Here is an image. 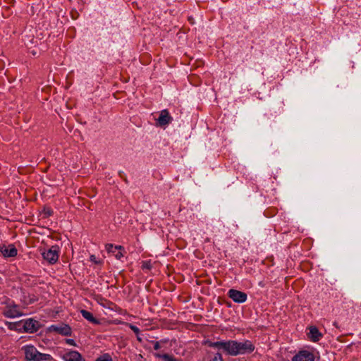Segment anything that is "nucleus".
<instances>
[{
	"label": "nucleus",
	"instance_id": "nucleus-6",
	"mask_svg": "<svg viewBox=\"0 0 361 361\" xmlns=\"http://www.w3.org/2000/svg\"><path fill=\"white\" fill-rule=\"evenodd\" d=\"M228 295L235 302L238 303L245 302L247 299V295L245 293L235 289H230L228 292Z\"/></svg>",
	"mask_w": 361,
	"mask_h": 361
},
{
	"label": "nucleus",
	"instance_id": "nucleus-22",
	"mask_svg": "<svg viewBox=\"0 0 361 361\" xmlns=\"http://www.w3.org/2000/svg\"><path fill=\"white\" fill-rule=\"evenodd\" d=\"M105 247L108 252L115 253V250H114V246L113 245V244L107 243L106 244Z\"/></svg>",
	"mask_w": 361,
	"mask_h": 361
},
{
	"label": "nucleus",
	"instance_id": "nucleus-23",
	"mask_svg": "<svg viewBox=\"0 0 361 361\" xmlns=\"http://www.w3.org/2000/svg\"><path fill=\"white\" fill-rule=\"evenodd\" d=\"M90 261L96 264H102V261L101 260H97L95 255H90Z\"/></svg>",
	"mask_w": 361,
	"mask_h": 361
},
{
	"label": "nucleus",
	"instance_id": "nucleus-29",
	"mask_svg": "<svg viewBox=\"0 0 361 361\" xmlns=\"http://www.w3.org/2000/svg\"><path fill=\"white\" fill-rule=\"evenodd\" d=\"M114 250H118V251L124 250V247L122 245H116L114 246Z\"/></svg>",
	"mask_w": 361,
	"mask_h": 361
},
{
	"label": "nucleus",
	"instance_id": "nucleus-8",
	"mask_svg": "<svg viewBox=\"0 0 361 361\" xmlns=\"http://www.w3.org/2000/svg\"><path fill=\"white\" fill-rule=\"evenodd\" d=\"M206 344L210 347L216 348L218 350H222L224 353L228 355L229 346H230V340L228 341H221L216 342H212L210 341H207Z\"/></svg>",
	"mask_w": 361,
	"mask_h": 361
},
{
	"label": "nucleus",
	"instance_id": "nucleus-7",
	"mask_svg": "<svg viewBox=\"0 0 361 361\" xmlns=\"http://www.w3.org/2000/svg\"><path fill=\"white\" fill-rule=\"evenodd\" d=\"M48 330L49 331H54L65 336H70L72 334L71 327L67 324H62L61 326L51 325L49 327Z\"/></svg>",
	"mask_w": 361,
	"mask_h": 361
},
{
	"label": "nucleus",
	"instance_id": "nucleus-3",
	"mask_svg": "<svg viewBox=\"0 0 361 361\" xmlns=\"http://www.w3.org/2000/svg\"><path fill=\"white\" fill-rule=\"evenodd\" d=\"M23 321L22 324L23 332L33 334L37 332L42 326L39 321L35 320L33 318H29Z\"/></svg>",
	"mask_w": 361,
	"mask_h": 361
},
{
	"label": "nucleus",
	"instance_id": "nucleus-11",
	"mask_svg": "<svg viewBox=\"0 0 361 361\" xmlns=\"http://www.w3.org/2000/svg\"><path fill=\"white\" fill-rule=\"evenodd\" d=\"M307 336L309 339L312 342L319 341L323 336L322 334L319 332V329L314 326L309 327Z\"/></svg>",
	"mask_w": 361,
	"mask_h": 361
},
{
	"label": "nucleus",
	"instance_id": "nucleus-17",
	"mask_svg": "<svg viewBox=\"0 0 361 361\" xmlns=\"http://www.w3.org/2000/svg\"><path fill=\"white\" fill-rule=\"evenodd\" d=\"M42 213L44 214V218H48L53 215L54 212L49 206H44Z\"/></svg>",
	"mask_w": 361,
	"mask_h": 361
},
{
	"label": "nucleus",
	"instance_id": "nucleus-16",
	"mask_svg": "<svg viewBox=\"0 0 361 361\" xmlns=\"http://www.w3.org/2000/svg\"><path fill=\"white\" fill-rule=\"evenodd\" d=\"M79 192L80 194H85L90 198H92L97 194V190L96 188H90L85 190H80Z\"/></svg>",
	"mask_w": 361,
	"mask_h": 361
},
{
	"label": "nucleus",
	"instance_id": "nucleus-24",
	"mask_svg": "<svg viewBox=\"0 0 361 361\" xmlns=\"http://www.w3.org/2000/svg\"><path fill=\"white\" fill-rule=\"evenodd\" d=\"M211 361H224L221 353H216Z\"/></svg>",
	"mask_w": 361,
	"mask_h": 361
},
{
	"label": "nucleus",
	"instance_id": "nucleus-12",
	"mask_svg": "<svg viewBox=\"0 0 361 361\" xmlns=\"http://www.w3.org/2000/svg\"><path fill=\"white\" fill-rule=\"evenodd\" d=\"M66 361H85L82 355L75 350H71L63 355Z\"/></svg>",
	"mask_w": 361,
	"mask_h": 361
},
{
	"label": "nucleus",
	"instance_id": "nucleus-21",
	"mask_svg": "<svg viewBox=\"0 0 361 361\" xmlns=\"http://www.w3.org/2000/svg\"><path fill=\"white\" fill-rule=\"evenodd\" d=\"M126 324L135 334L136 336H138L140 334V331L138 327L130 323H127Z\"/></svg>",
	"mask_w": 361,
	"mask_h": 361
},
{
	"label": "nucleus",
	"instance_id": "nucleus-28",
	"mask_svg": "<svg viewBox=\"0 0 361 361\" xmlns=\"http://www.w3.org/2000/svg\"><path fill=\"white\" fill-rule=\"evenodd\" d=\"M152 343H154V349L155 350H159L161 348L159 342H158V341H155V342L152 341Z\"/></svg>",
	"mask_w": 361,
	"mask_h": 361
},
{
	"label": "nucleus",
	"instance_id": "nucleus-14",
	"mask_svg": "<svg viewBox=\"0 0 361 361\" xmlns=\"http://www.w3.org/2000/svg\"><path fill=\"white\" fill-rule=\"evenodd\" d=\"M80 313L82 315V317L90 322L97 325L101 324L100 321L98 319L95 318L90 312L86 310H81Z\"/></svg>",
	"mask_w": 361,
	"mask_h": 361
},
{
	"label": "nucleus",
	"instance_id": "nucleus-26",
	"mask_svg": "<svg viewBox=\"0 0 361 361\" xmlns=\"http://www.w3.org/2000/svg\"><path fill=\"white\" fill-rule=\"evenodd\" d=\"M66 343L73 346L76 345V343L73 339L67 338L66 339Z\"/></svg>",
	"mask_w": 361,
	"mask_h": 361
},
{
	"label": "nucleus",
	"instance_id": "nucleus-13",
	"mask_svg": "<svg viewBox=\"0 0 361 361\" xmlns=\"http://www.w3.org/2000/svg\"><path fill=\"white\" fill-rule=\"evenodd\" d=\"M171 117L170 116L168 110L164 109L161 111V114L157 119V124L159 126H164L169 124L171 121Z\"/></svg>",
	"mask_w": 361,
	"mask_h": 361
},
{
	"label": "nucleus",
	"instance_id": "nucleus-27",
	"mask_svg": "<svg viewBox=\"0 0 361 361\" xmlns=\"http://www.w3.org/2000/svg\"><path fill=\"white\" fill-rule=\"evenodd\" d=\"M114 256L117 259H121L123 257V255L121 251H118L117 253L114 254Z\"/></svg>",
	"mask_w": 361,
	"mask_h": 361
},
{
	"label": "nucleus",
	"instance_id": "nucleus-1",
	"mask_svg": "<svg viewBox=\"0 0 361 361\" xmlns=\"http://www.w3.org/2000/svg\"><path fill=\"white\" fill-rule=\"evenodd\" d=\"M255 345L249 340H246L244 342L230 340L228 355L237 356L238 355L251 353L255 350Z\"/></svg>",
	"mask_w": 361,
	"mask_h": 361
},
{
	"label": "nucleus",
	"instance_id": "nucleus-5",
	"mask_svg": "<svg viewBox=\"0 0 361 361\" xmlns=\"http://www.w3.org/2000/svg\"><path fill=\"white\" fill-rule=\"evenodd\" d=\"M291 361H315V355L310 350H301L292 357Z\"/></svg>",
	"mask_w": 361,
	"mask_h": 361
},
{
	"label": "nucleus",
	"instance_id": "nucleus-15",
	"mask_svg": "<svg viewBox=\"0 0 361 361\" xmlns=\"http://www.w3.org/2000/svg\"><path fill=\"white\" fill-rule=\"evenodd\" d=\"M23 322L22 320L16 322H6V324L7 325L9 330L16 331L18 332H23Z\"/></svg>",
	"mask_w": 361,
	"mask_h": 361
},
{
	"label": "nucleus",
	"instance_id": "nucleus-30",
	"mask_svg": "<svg viewBox=\"0 0 361 361\" xmlns=\"http://www.w3.org/2000/svg\"><path fill=\"white\" fill-rule=\"evenodd\" d=\"M188 20L189 21V23L191 24V25H193L195 23V20L193 19L192 17L191 16H189L188 18Z\"/></svg>",
	"mask_w": 361,
	"mask_h": 361
},
{
	"label": "nucleus",
	"instance_id": "nucleus-2",
	"mask_svg": "<svg viewBox=\"0 0 361 361\" xmlns=\"http://www.w3.org/2000/svg\"><path fill=\"white\" fill-rule=\"evenodd\" d=\"M27 361H51L52 357L49 354L41 353L32 345H27L22 348Z\"/></svg>",
	"mask_w": 361,
	"mask_h": 361
},
{
	"label": "nucleus",
	"instance_id": "nucleus-9",
	"mask_svg": "<svg viewBox=\"0 0 361 361\" xmlns=\"http://www.w3.org/2000/svg\"><path fill=\"white\" fill-rule=\"evenodd\" d=\"M23 313L20 311L19 307L17 305H8L4 312V315L8 318H14L20 317Z\"/></svg>",
	"mask_w": 361,
	"mask_h": 361
},
{
	"label": "nucleus",
	"instance_id": "nucleus-19",
	"mask_svg": "<svg viewBox=\"0 0 361 361\" xmlns=\"http://www.w3.org/2000/svg\"><path fill=\"white\" fill-rule=\"evenodd\" d=\"M141 268L142 270L148 269L150 270L152 268V264L150 260L148 261H142Z\"/></svg>",
	"mask_w": 361,
	"mask_h": 361
},
{
	"label": "nucleus",
	"instance_id": "nucleus-31",
	"mask_svg": "<svg viewBox=\"0 0 361 361\" xmlns=\"http://www.w3.org/2000/svg\"><path fill=\"white\" fill-rule=\"evenodd\" d=\"M137 337V340L139 341V342H142V338L140 337V334L138 336H136Z\"/></svg>",
	"mask_w": 361,
	"mask_h": 361
},
{
	"label": "nucleus",
	"instance_id": "nucleus-20",
	"mask_svg": "<svg viewBox=\"0 0 361 361\" xmlns=\"http://www.w3.org/2000/svg\"><path fill=\"white\" fill-rule=\"evenodd\" d=\"M100 299H101V300H104L105 302V303H101L104 307L108 306L109 308L113 310L114 307L112 306H116V305L114 302H112L109 300H105L102 298H101Z\"/></svg>",
	"mask_w": 361,
	"mask_h": 361
},
{
	"label": "nucleus",
	"instance_id": "nucleus-4",
	"mask_svg": "<svg viewBox=\"0 0 361 361\" xmlns=\"http://www.w3.org/2000/svg\"><path fill=\"white\" fill-rule=\"evenodd\" d=\"M59 247L57 245L51 246L47 251L42 253L44 259L49 264H55L59 257Z\"/></svg>",
	"mask_w": 361,
	"mask_h": 361
},
{
	"label": "nucleus",
	"instance_id": "nucleus-18",
	"mask_svg": "<svg viewBox=\"0 0 361 361\" xmlns=\"http://www.w3.org/2000/svg\"><path fill=\"white\" fill-rule=\"evenodd\" d=\"M95 361H113V360L109 354L106 353L97 357Z\"/></svg>",
	"mask_w": 361,
	"mask_h": 361
},
{
	"label": "nucleus",
	"instance_id": "nucleus-25",
	"mask_svg": "<svg viewBox=\"0 0 361 361\" xmlns=\"http://www.w3.org/2000/svg\"><path fill=\"white\" fill-rule=\"evenodd\" d=\"M82 200L84 201V205H85L89 210H92V209L91 208L92 202L89 200H85L84 199H82Z\"/></svg>",
	"mask_w": 361,
	"mask_h": 361
},
{
	"label": "nucleus",
	"instance_id": "nucleus-10",
	"mask_svg": "<svg viewBox=\"0 0 361 361\" xmlns=\"http://www.w3.org/2000/svg\"><path fill=\"white\" fill-rule=\"evenodd\" d=\"M0 251L6 257H13L18 254V250L13 245H9L8 247L3 245L0 247Z\"/></svg>",
	"mask_w": 361,
	"mask_h": 361
}]
</instances>
